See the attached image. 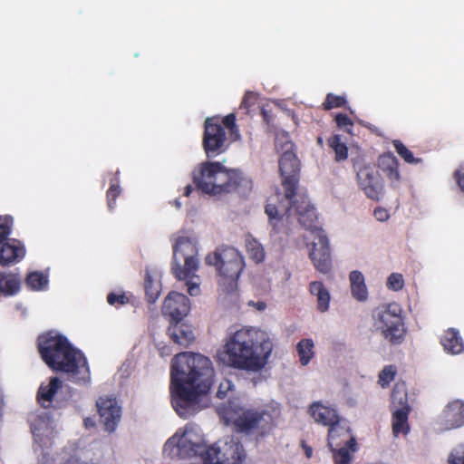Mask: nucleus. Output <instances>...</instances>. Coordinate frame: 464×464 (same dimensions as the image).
I'll return each instance as SVG.
<instances>
[{
  "mask_svg": "<svg viewBox=\"0 0 464 464\" xmlns=\"http://www.w3.org/2000/svg\"><path fill=\"white\" fill-rule=\"evenodd\" d=\"M213 376L212 362L205 355L186 352L172 359V405L181 418L188 419L208 406Z\"/></svg>",
  "mask_w": 464,
  "mask_h": 464,
  "instance_id": "1",
  "label": "nucleus"
},
{
  "mask_svg": "<svg viewBox=\"0 0 464 464\" xmlns=\"http://www.w3.org/2000/svg\"><path fill=\"white\" fill-rule=\"evenodd\" d=\"M273 348L268 333L256 327H243L227 339L218 352V359L224 365L258 372L268 363Z\"/></svg>",
  "mask_w": 464,
  "mask_h": 464,
  "instance_id": "2",
  "label": "nucleus"
},
{
  "mask_svg": "<svg viewBox=\"0 0 464 464\" xmlns=\"http://www.w3.org/2000/svg\"><path fill=\"white\" fill-rule=\"evenodd\" d=\"M285 199L289 209L295 208L299 223L314 235L312 249L309 253L315 268L326 274L332 269V256L329 240L324 231L315 225L317 215L314 207L310 203L307 197L299 195L296 198Z\"/></svg>",
  "mask_w": 464,
  "mask_h": 464,
  "instance_id": "3",
  "label": "nucleus"
},
{
  "mask_svg": "<svg viewBox=\"0 0 464 464\" xmlns=\"http://www.w3.org/2000/svg\"><path fill=\"white\" fill-rule=\"evenodd\" d=\"M38 348L45 363L54 371L76 374L86 370L83 354L61 335L53 333L41 335Z\"/></svg>",
  "mask_w": 464,
  "mask_h": 464,
  "instance_id": "4",
  "label": "nucleus"
},
{
  "mask_svg": "<svg viewBox=\"0 0 464 464\" xmlns=\"http://www.w3.org/2000/svg\"><path fill=\"white\" fill-rule=\"evenodd\" d=\"M199 269L198 249L190 238L179 237L173 245V256L170 270L174 277L183 282L187 290L198 289L201 277Z\"/></svg>",
  "mask_w": 464,
  "mask_h": 464,
  "instance_id": "5",
  "label": "nucleus"
},
{
  "mask_svg": "<svg viewBox=\"0 0 464 464\" xmlns=\"http://www.w3.org/2000/svg\"><path fill=\"white\" fill-rule=\"evenodd\" d=\"M208 266H214L217 280L224 290H236L238 279L245 268V260L241 253L233 246H221L205 257Z\"/></svg>",
  "mask_w": 464,
  "mask_h": 464,
  "instance_id": "6",
  "label": "nucleus"
},
{
  "mask_svg": "<svg viewBox=\"0 0 464 464\" xmlns=\"http://www.w3.org/2000/svg\"><path fill=\"white\" fill-rule=\"evenodd\" d=\"M207 440L200 428L186 425L179 428L168 439L163 447V454L171 459H185L195 456H204Z\"/></svg>",
  "mask_w": 464,
  "mask_h": 464,
  "instance_id": "7",
  "label": "nucleus"
},
{
  "mask_svg": "<svg viewBox=\"0 0 464 464\" xmlns=\"http://www.w3.org/2000/svg\"><path fill=\"white\" fill-rule=\"evenodd\" d=\"M224 418L233 422L240 431L259 435L269 432L273 424L268 412L244 409L237 401H228L224 410Z\"/></svg>",
  "mask_w": 464,
  "mask_h": 464,
  "instance_id": "8",
  "label": "nucleus"
},
{
  "mask_svg": "<svg viewBox=\"0 0 464 464\" xmlns=\"http://www.w3.org/2000/svg\"><path fill=\"white\" fill-rule=\"evenodd\" d=\"M374 325L392 343H401L406 333L401 308L395 303L382 304L373 312Z\"/></svg>",
  "mask_w": 464,
  "mask_h": 464,
  "instance_id": "9",
  "label": "nucleus"
},
{
  "mask_svg": "<svg viewBox=\"0 0 464 464\" xmlns=\"http://www.w3.org/2000/svg\"><path fill=\"white\" fill-rule=\"evenodd\" d=\"M24 244L11 238L0 244V265L9 266L19 263L25 256ZM21 278L17 274L0 272V290H20Z\"/></svg>",
  "mask_w": 464,
  "mask_h": 464,
  "instance_id": "10",
  "label": "nucleus"
},
{
  "mask_svg": "<svg viewBox=\"0 0 464 464\" xmlns=\"http://www.w3.org/2000/svg\"><path fill=\"white\" fill-rule=\"evenodd\" d=\"M282 154L279 158V171L283 178L282 186L285 191V199L291 200L296 197L300 179V160L295 152V145L286 141L282 146Z\"/></svg>",
  "mask_w": 464,
  "mask_h": 464,
  "instance_id": "11",
  "label": "nucleus"
},
{
  "mask_svg": "<svg viewBox=\"0 0 464 464\" xmlns=\"http://www.w3.org/2000/svg\"><path fill=\"white\" fill-rule=\"evenodd\" d=\"M244 458L245 453L239 440L229 436L207 448L203 456V459L209 464H241Z\"/></svg>",
  "mask_w": 464,
  "mask_h": 464,
  "instance_id": "12",
  "label": "nucleus"
},
{
  "mask_svg": "<svg viewBox=\"0 0 464 464\" xmlns=\"http://www.w3.org/2000/svg\"><path fill=\"white\" fill-rule=\"evenodd\" d=\"M218 173L214 184L219 186L220 189L207 191L206 194L218 197L237 192L245 195L250 192L253 188L252 180L239 169H228L221 164V169L218 170Z\"/></svg>",
  "mask_w": 464,
  "mask_h": 464,
  "instance_id": "13",
  "label": "nucleus"
},
{
  "mask_svg": "<svg viewBox=\"0 0 464 464\" xmlns=\"http://www.w3.org/2000/svg\"><path fill=\"white\" fill-rule=\"evenodd\" d=\"M32 432L37 444L35 450L40 451L38 457L40 464H52L53 462V455L51 449L54 438L53 422L47 416H36L32 420Z\"/></svg>",
  "mask_w": 464,
  "mask_h": 464,
  "instance_id": "14",
  "label": "nucleus"
},
{
  "mask_svg": "<svg viewBox=\"0 0 464 464\" xmlns=\"http://www.w3.org/2000/svg\"><path fill=\"white\" fill-rule=\"evenodd\" d=\"M202 147L208 158H215L227 149V138L225 128L218 116L207 118L204 122Z\"/></svg>",
  "mask_w": 464,
  "mask_h": 464,
  "instance_id": "15",
  "label": "nucleus"
},
{
  "mask_svg": "<svg viewBox=\"0 0 464 464\" xmlns=\"http://www.w3.org/2000/svg\"><path fill=\"white\" fill-rule=\"evenodd\" d=\"M359 188L366 197L374 201H380L384 195V182L374 167L367 164L360 165L356 170Z\"/></svg>",
  "mask_w": 464,
  "mask_h": 464,
  "instance_id": "16",
  "label": "nucleus"
},
{
  "mask_svg": "<svg viewBox=\"0 0 464 464\" xmlns=\"http://www.w3.org/2000/svg\"><path fill=\"white\" fill-rule=\"evenodd\" d=\"M100 421L109 432L115 430L121 418V407L116 398L111 396L100 397L96 401Z\"/></svg>",
  "mask_w": 464,
  "mask_h": 464,
  "instance_id": "17",
  "label": "nucleus"
},
{
  "mask_svg": "<svg viewBox=\"0 0 464 464\" xmlns=\"http://www.w3.org/2000/svg\"><path fill=\"white\" fill-rule=\"evenodd\" d=\"M221 169V163L218 161H205L202 162L197 172H194L193 182L197 188L202 193L206 194L207 191H213L218 188L219 186L215 185V179L218 177V170Z\"/></svg>",
  "mask_w": 464,
  "mask_h": 464,
  "instance_id": "18",
  "label": "nucleus"
},
{
  "mask_svg": "<svg viewBox=\"0 0 464 464\" xmlns=\"http://www.w3.org/2000/svg\"><path fill=\"white\" fill-rule=\"evenodd\" d=\"M162 309L165 315L179 322L188 314L189 300L181 292H169L164 299Z\"/></svg>",
  "mask_w": 464,
  "mask_h": 464,
  "instance_id": "19",
  "label": "nucleus"
},
{
  "mask_svg": "<svg viewBox=\"0 0 464 464\" xmlns=\"http://www.w3.org/2000/svg\"><path fill=\"white\" fill-rule=\"evenodd\" d=\"M327 440L332 451H334V447H340L343 444L347 445L353 452L357 450L355 439L350 433L348 422L343 419L330 427Z\"/></svg>",
  "mask_w": 464,
  "mask_h": 464,
  "instance_id": "20",
  "label": "nucleus"
},
{
  "mask_svg": "<svg viewBox=\"0 0 464 464\" xmlns=\"http://www.w3.org/2000/svg\"><path fill=\"white\" fill-rule=\"evenodd\" d=\"M377 166L389 181L390 186L392 188H398L401 182L398 159L390 151L382 153L378 157Z\"/></svg>",
  "mask_w": 464,
  "mask_h": 464,
  "instance_id": "21",
  "label": "nucleus"
},
{
  "mask_svg": "<svg viewBox=\"0 0 464 464\" xmlns=\"http://www.w3.org/2000/svg\"><path fill=\"white\" fill-rule=\"evenodd\" d=\"M266 214L269 218V225L275 234L283 232L289 222L290 209L288 203L286 205L267 203L265 208Z\"/></svg>",
  "mask_w": 464,
  "mask_h": 464,
  "instance_id": "22",
  "label": "nucleus"
},
{
  "mask_svg": "<svg viewBox=\"0 0 464 464\" xmlns=\"http://www.w3.org/2000/svg\"><path fill=\"white\" fill-rule=\"evenodd\" d=\"M444 430L459 428L464 424V403L460 401L450 402L440 417Z\"/></svg>",
  "mask_w": 464,
  "mask_h": 464,
  "instance_id": "23",
  "label": "nucleus"
},
{
  "mask_svg": "<svg viewBox=\"0 0 464 464\" xmlns=\"http://www.w3.org/2000/svg\"><path fill=\"white\" fill-rule=\"evenodd\" d=\"M309 414L314 420L324 426H333L341 420L335 409L316 401L309 407Z\"/></svg>",
  "mask_w": 464,
  "mask_h": 464,
  "instance_id": "24",
  "label": "nucleus"
},
{
  "mask_svg": "<svg viewBox=\"0 0 464 464\" xmlns=\"http://www.w3.org/2000/svg\"><path fill=\"white\" fill-rule=\"evenodd\" d=\"M178 323L169 326V334L175 343L187 347L194 341V333L189 325Z\"/></svg>",
  "mask_w": 464,
  "mask_h": 464,
  "instance_id": "25",
  "label": "nucleus"
},
{
  "mask_svg": "<svg viewBox=\"0 0 464 464\" xmlns=\"http://www.w3.org/2000/svg\"><path fill=\"white\" fill-rule=\"evenodd\" d=\"M441 344L444 350L452 354H459L463 350V343L459 334L454 329H449L445 332Z\"/></svg>",
  "mask_w": 464,
  "mask_h": 464,
  "instance_id": "26",
  "label": "nucleus"
},
{
  "mask_svg": "<svg viewBox=\"0 0 464 464\" xmlns=\"http://www.w3.org/2000/svg\"><path fill=\"white\" fill-rule=\"evenodd\" d=\"M62 387V382L58 377L50 379L47 384L43 383L38 391L39 400L44 404V402H51L54 394Z\"/></svg>",
  "mask_w": 464,
  "mask_h": 464,
  "instance_id": "27",
  "label": "nucleus"
},
{
  "mask_svg": "<svg viewBox=\"0 0 464 464\" xmlns=\"http://www.w3.org/2000/svg\"><path fill=\"white\" fill-rule=\"evenodd\" d=\"M25 284L31 290H44L48 286L49 275L44 271H33L27 274Z\"/></svg>",
  "mask_w": 464,
  "mask_h": 464,
  "instance_id": "28",
  "label": "nucleus"
},
{
  "mask_svg": "<svg viewBox=\"0 0 464 464\" xmlns=\"http://www.w3.org/2000/svg\"><path fill=\"white\" fill-rule=\"evenodd\" d=\"M314 343L312 339H302L296 345L299 362L302 366H306L314 356Z\"/></svg>",
  "mask_w": 464,
  "mask_h": 464,
  "instance_id": "29",
  "label": "nucleus"
},
{
  "mask_svg": "<svg viewBox=\"0 0 464 464\" xmlns=\"http://www.w3.org/2000/svg\"><path fill=\"white\" fill-rule=\"evenodd\" d=\"M246 249L249 258L258 264L264 261L266 253L263 246L254 237L248 236L246 238Z\"/></svg>",
  "mask_w": 464,
  "mask_h": 464,
  "instance_id": "30",
  "label": "nucleus"
},
{
  "mask_svg": "<svg viewBox=\"0 0 464 464\" xmlns=\"http://www.w3.org/2000/svg\"><path fill=\"white\" fill-rule=\"evenodd\" d=\"M162 273L156 267H146L144 276V290H161Z\"/></svg>",
  "mask_w": 464,
  "mask_h": 464,
  "instance_id": "31",
  "label": "nucleus"
},
{
  "mask_svg": "<svg viewBox=\"0 0 464 464\" xmlns=\"http://www.w3.org/2000/svg\"><path fill=\"white\" fill-rule=\"evenodd\" d=\"M409 410H394L392 428L393 433L397 436L400 433L406 434L409 430L408 420Z\"/></svg>",
  "mask_w": 464,
  "mask_h": 464,
  "instance_id": "32",
  "label": "nucleus"
},
{
  "mask_svg": "<svg viewBox=\"0 0 464 464\" xmlns=\"http://www.w3.org/2000/svg\"><path fill=\"white\" fill-rule=\"evenodd\" d=\"M328 146L334 151L335 160L342 161L348 158V148L341 140L340 135H334L328 139Z\"/></svg>",
  "mask_w": 464,
  "mask_h": 464,
  "instance_id": "33",
  "label": "nucleus"
},
{
  "mask_svg": "<svg viewBox=\"0 0 464 464\" xmlns=\"http://www.w3.org/2000/svg\"><path fill=\"white\" fill-rule=\"evenodd\" d=\"M392 410H409L407 392L403 386H396L392 394Z\"/></svg>",
  "mask_w": 464,
  "mask_h": 464,
  "instance_id": "34",
  "label": "nucleus"
},
{
  "mask_svg": "<svg viewBox=\"0 0 464 464\" xmlns=\"http://www.w3.org/2000/svg\"><path fill=\"white\" fill-rule=\"evenodd\" d=\"M392 144L396 152L404 160L405 162L409 164H418L422 161L421 159L415 158L413 153L400 140H394Z\"/></svg>",
  "mask_w": 464,
  "mask_h": 464,
  "instance_id": "35",
  "label": "nucleus"
},
{
  "mask_svg": "<svg viewBox=\"0 0 464 464\" xmlns=\"http://www.w3.org/2000/svg\"><path fill=\"white\" fill-rule=\"evenodd\" d=\"M121 189L117 177L111 180V185L106 193L107 206L110 211H112L116 206V199L121 195Z\"/></svg>",
  "mask_w": 464,
  "mask_h": 464,
  "instance_id": "36",
  "label": "nucleus"
},
{
  "mask_svg": "<svg viewBox=\"0 0 464 464\" xmlns=\"http://www.w3.org/2000/svg\"><path fill=\"white\" fill-rule=\"evenodd\" d=\"M347 103L346 97L344 95H335L334 93H328L325 97L322 107L324 111H330L334 108L345 107Z\"/></svg>",
  "mask_w": 464,
  "mask_h": 464,
  "instance_id": "37",
  "label": "nucleus"
},
{
  "mask_svg": "<svg viewBox=\"0 0 464 464\" xmlns=\"http://www.w3.org/2000/svg\"><path fill=\"white\" fill-rule=\"evenodd\" d=\"M14 218L9 215L0 216V244L10 240L9 236L12 233Z\"/></svg>",
  "mask_w": 464,
  "mask_h": 464,
  "instance_id": "38",
  "label": "nucleus"
},
{
  "mask_svg": "<svg viewBox=\"0 0 464 464\" xmlns=\"http://www.w3.org/2000/svg\"><path fill=\"white\" fill-rule=\"evenodd\" d=\"M336 448L334 447V451H332L335 464H347L351 460L353 452L344 444L340 446L338 450H336Z\"/></svg>",
  "mask_w": 464,
  "mask_h": 464,
  "instance_id": "39",
  "label": "nucleus"
},
{
  "mask_svg": "<svg viewBox=\"0 0 464 464\" xmlns=\"http://www.w3.org/2000/svg\"><path fill=\"white\" fill-rule=\"evenodd\" d=\"M351 290H366L364 276L360 271H352L349 276Z\"/></svg>",
  "mask_w": 464,
  "mask_h": 464,
  "instance_id": "40",
  "label": "nucleus"
},
{
  "mask_svg": "<svg viewBox=\"0 0 464 464\" xmlns=\"http://www.w3.org/2000/svg\"><path fill=\"white\" fill-rule=\"evenodd\" d=\"M334 121L339 129L345 132L352 133L353 121L349 116L343 113H338L336 114Z\"/></svg>",
  "mask_w": 464,
  "mask_h": 464,
  "instance_id": "41",
  "label": "nucleus"
},
{
  "mask_svg": "<svg viewBox=\"0 0 464 464\" xmlns=\"http://www.w3.org/2000/svg\"><path fill=\"white\" fill-rule=\"evenodd\" d=\"M396 373V370L393 366H386L380 372L379 375V383L382 387L387 386L394 378Z\"/></svg>",
  "mask_w": 464,
  "mask_h": 464,
  "instance_id": "42",
  "label": "nucleus"
},
{
  "mask_svg": "<svg viewBox=\"0 0 464 464\" xmlns=\"http://www.w3.org/2000/svg\"><path fill=\"white\" fill-rule=\"evenodd\" d=\"M404 286L403 276L399 273H392L387 279V287L390 290H401Z\"/></svg>",
  "mask_w": 464,
  "mask_h": 464,
  "instance_id": "43",
  "label": "nucleus"
},
{
  "mask_svg": "<svg viewBox=\"0 0 464 464\" xmlns=\"http://www.w3.org/2000/svg\"><path fill=\"white\" fill-rule=\"evenodd\" d=\"M317 308L320 312L324 313L329 309L331 295L329 292H316Z\"/></svg>",
  "mask_w": 464,
  "mask_h": 464,
  "instance_id": "44",
  "label": "nucleus"
},
{
  "mask_svg": "<svg viewBox=\"0 0 464 464\" xmlns=\"http://www.w3.org/2000/svg\"><path fill=\"white\" fill-rule=\"evenodd\" d=\"M107 302L111 305L120 306V305L127 304L129 302V298L122 292H118V293L111 292L107 296Z\"/></svg>",
  "mask_w": 464,
  "mask_h": 464,
  "instance_id": "45",
  "label": "nucleus"
},
{
  "mask_svg": "<svg viewBox=\"0 0 464 464\" xmlns=\"http://www.w3.org/2000/svg\"><path fill=\"white\" fill-rule=\"evenodd\" d=\"M220 124L228 129L231 134L238 131L236 124V115L234 113H229L223 117L222 120H220Z\"/></svg>",
  "mask_w": 464,
  "mask_h": 464,
  "instance_id": "46",
  "label": "nucleus"
},
{
  "mask_svg": "<svg viewBox=\"0 0 464 464\" xmlns=\"http://www.w3.org/2000/svg\"><path fill=\"white\" fill-rule=\"evenodd\" d=\"M233 386L234 385L230 381L224 380L223 382H220L218 386L217 396L220 399L225 398L226 396H227V393L231 392Z\"/></svg>",
  "mask_w": 464,
  "mask_h": 464,
  "instance_id": "47",
  "label": "nucleus"
},
{
  "mask_svg": "<svg viewBox=\"0 0 464 464\" xmlns=\"http://www.w3.org/2000/svg\"><path fill=\"white\" fill-rule=\"evenodd\" d=\"M256 93L248 91L245 93L240 106L245 109H249L256 103Z\"/></svg>",
  "mask_w": 464,
  "mask_h": 464,
  "instance_id": "48",
  "label": "nucleus"
},
{
  "mask_svg": "<svg viewBox=\"0 0 464 464\" xmlns=\"http://www.w3.org/2000/svg\"><path fill=\"white\" fill-rule=\"evenodd\" d=\"M374 218L381 222L386 221L390 218L389 211L382 207H377L373 211Z\"/></svg>",
  "mask_w": 464,
  "mask_h": 464,
  "instance_id": "49",
  "label": "nucleus"
},
{
  "mask_svg": "<svg viewBox=\"0 0 464 464\" xmlns=\"http://www.w3.org/2000/svg\"><path fill=\"white\" fill-rule=\"evenodd\" d=\"M454 177L457 180V183L461 189L462 192H464V168L462 169H458L454 173Z\"/></svg>",
  "mask_w": 464,
  "mask_h": 464,
  "instance_id": "50",
  "label": "nucleus"
},
{
  "mask_svg": "<svg viewBox=\"0 0 464 464\" xmlns=\"http://www.w3.org/2000/svg\"><path fill=\"white\" fill-rule=\"evenodd\" d=\"M247 305L254 307L257 311H264L266 308V304L263 301H248Z\"/></svg>",
  "mask_w": 464,
  "mask_h": 464,
  "instance_id": "51",
  "label": "nucleus"
},
{
  "mask_svg": "<svg viewBox=\"0 0 464 464\" xmlns=\"http://www.w3.org/2000/svg\"><path fill=\"white\" fill-rule=\"evenodd\" d=\"M450 464H464V454L462 456H456L451 454L449 458Z\"/></svg>",
  "mask_w": 464,
  "mask_h": 464,
  "instance_id": "52",
  "label": "nucleus"
},
{
  "mask_svg": "<svg viewBox=\"0 0 464 464\" xmlns=\"http://www.w3.org/2000/svg\"><path fill=\"white\" fill-rule=\"evenodd\" d=\"M353 296L359 302H364L367 300V292H353Z\"/></svg>",
  "mask_w": 464,
  "mask_h": 464,
  "instance_id": "53",
  "label": "nucleus"
},
{
  "mask_svg": "<svg viewBox=\"0 0 464 464\" xmlns=\"http://www.w3.org/2000/svg\"><path fill=\"white\" fill-rule=\"evenodd\" d=\"M309 290H318V291H321V290H325V289L324 288V285H323L322 282L314 281V282L310 283V289Z\"/></svg>",
  "mask_w": 464,
  "mask_h": 464,
  "instance_id": "54",
  "label": "nucleus"
},
{
  "mask_svg": "<svg viewBox=\"0 0 464 464\" xmlns=\"http://www.w3.org/2000/svg\"><path fill=\"white\" fill-rule=\"evenodd\" d=\"M193 190H194V188H193L192 185H187V186L185 187V188H184V193H183V195H184L185 197H189V196H190V194H191V192H192Z\"/></svg>",
  "mask_w": 464,
  "mask_h": 464,
  "instance_id": "55",
  "label": "nucleus"
},
{
  "mask_svg": "<svg viewBox=\"0 0 464 464\" xmlns=\"http://www.w3.org/2000/svg\"><path fill=\"white\" fill-rule=\"evenodd\" d=\"M304 453L306 455L307 458H311L312 457V453H313V450L310 447L308 446H304Z\"/></svg>",
  "mask_w": 464,
  "mask_h": 464,
  "instance_id": "56",
  "label": "nucleus"
},
{
  "mask_svg": "<svg viewBox=\"0 0 464 464\" xmlns=\"http://www.w3.org/2000/svg\"><path fill=\"white\" fill-rule=\"evenodd\" d=\"M151 295H150L149 298L151 299L153 302L158 299L159 297V292H150Z\"/></svg>",
  "mask_w": 464,
  "mask_h": 464,
  "instance_id": "57",
  "label": "nucleus"
},
{
  "mask_svg": "<svg viewBox=\"0 0 464 464\" xmlns=\"http://www.w3.org/2000/svg\"><path fill=\"white\" fill-rule=\"evenodd\" d=\"M176 206H177L178 208H179V207H180V204H179V201H176Z\"/></svg>",
  "mask_w": 464,
  "mask_h": 464,
  "instance_id": "58",
  "label": "nucleus"
},
{
  "mask_svg": "<svg viewBox=\"0 0 464 464\" xmlns=\"http://www.w3.org/2000/svg\"><path fill=\"white\" fill-rule=\"evenodd\" d=\"M318 142L321 143L322 142V138H318Z\"/></svg>",
  "mask_w": 464,
  "mask_h": 464,
  "instance_id": "59",
  "label": "nucleus"
}]
</instances>
